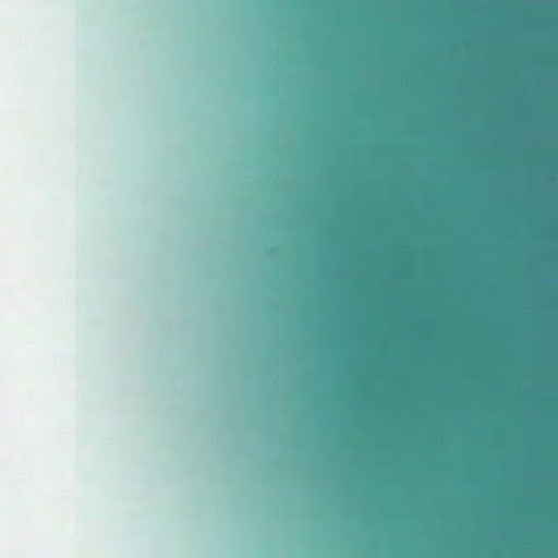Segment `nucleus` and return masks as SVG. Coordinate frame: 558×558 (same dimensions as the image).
Here are the masks:
<instances>
[{
	"label": "nucleus",
	"instance_id": "nucleus-1",
	"mask_svg": "<svg viewBox=\"0 0 558 558\" xmlns=\"http://www.w3.org/2000/svg\"><path fill=\"white\" fill-rule=\"evenodd\" d=\"M349 172H342L341 195V360H340V446L342 464L349 450Z\"/></svg>",
	"mask_w": 558,
	"mask_h": 558
},
{
	"label": "nucleus",
	"instance_id": "nucleus-2",
	"mask_svg": "<svg viewBox=\"0 0 558 558\" xmlns=\"http://www.w3.org/2000/svg\"><path fill=\"white\" fill-rule=\"evenodd\" d=\"M435 530H461V531H558V525H435Z\"/></svg>",
	"mask_w": 558,
	"mask_h": 558
},
{
	"label": "nucleus",
	"instance_id": "nucleus-3",
	"mask_svg": "<svg viewBox=\"0 0 558 558\" xmlns=\"http://www.w3.org/2000/svg\"><path fill=\"white\" fill-rule=\"evenodd\" d=\"M401 523H416L415 521H401ZM417 523H436L435 521H418ZM437 523H558V520L554 521H486V520H472V521H438Z\"/></svg>",
	"mask_w": 558,
	"mask_h": 558
},
{
	"label": "nucleus",
	"instance_id": "nucleus-4",
	"mask_svg": "<svg viewBox=\"0 0 558 558\" xmlns=\"http://www.w3.org/2000/svg\"><path fill=\"white\" fill-rule=\"evenodd\" d=\"M347 128H348V125H347V122H345V114L343 113V119H342V147H341L343 155L349 149V144L345 141Z\"/></svg>",
	"mask_w": 558,
	"mask_h": 558
},
{
	"label": "nucleus",
	"instance_id": "nucleus-5",
	"mask_svg": "<svg viewBox=\"0 0 558 558\" xmlns=\"http://www.w3.org/2000/svg\"><path fill=\"white\" fill-rule=\"evenodd\" d=\"M345 72H347V61H345V56L343 54V61H342V74H343V76L345 75Z\"/></svg>",
	"mask_w": 558,
	"mask_h": 558
},
{
	"label": "nucleus",
	"instance_id": "nucleus-6",
	"mask_svg": "<svg viewBox=\"0 0 558 558\" xmlns=\"http://www.w3.org/2000/svg\"><path fill=\"white\" fill-rule=\"evenodd\" d=\"M347 19H348V14L345 12V9L343 8V11H342V24H343V26L345 25Z\"/></svg>",
	"mask_w": 558,
	"mask_h": 558
}]
</instances>
